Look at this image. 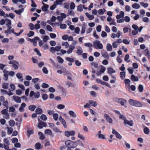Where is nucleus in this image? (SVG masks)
I'll use <instances>...</instances> for the list:
<instances>
[{"instance_id":"f03ea898","label":"nucleus","mask_w":150,"mask_h":150,"mask_svg":"<svg viewBox=\"0 0 150 150\" xmlns=\"http://www.w3.org/2000/svg\"><path fill=\"white\" fill-rule=\"evenodd\" d=\"M65 143L67 147H71L72 148H74L76 146L75 142L70 140L66 141Z\"/></svg>"},{"instance_id":"412c9836","label":"nucleus","mask_w":150,"mask_h":150,"mask_svg":"<svg viewBox=\"0 0 150 150\" xmlns=\"http://www.w3.org/2000/svg\"><path fill=\"white\" fill-rule=\"evenodd\" d=\"M38 134L40 136L39 139L41 140H43L45 138V137L41 132H38Z\"/></svg>"},{"instance_id":"2f4dec72","label":"nucleus","mask_w":150,"mask_h":150,"mask_svg":"<svg viewBox=\"0 0 150 150\" xmlns=\"http://www.w3.org/2000/svg\"><path fill=\"white\" fill-rule=\"evenodd\" d=\"M120 75L121 79H123L125 78V71L121 72L120 73Z\"/></svg>"},{"instance_id":"72a5a7b5","label":"nucleus","mask_w":150,"mask_h":150,"mask_svg":"<svg viewBox=\"0 0 150 150\" xmlns=\"http://www.w3.org/2000/svg\"><path fill=\"white\" fill-rule=\"evenodd\" d=\"M106 49L108 51H111L112 49L111 45L109 43L107 45Z\"/></svg>"},{"instance_id":"39448f33","label":"nucleus","mask_w":150,"mask_h":150,"mask_svg":"<svg viewBox=\"0 0 150 150\" xmlns=\"http://www.w3.org/2000/svg\"><path fill=\"white\" fill-rule=\"evenodd\" d=\"M65 135L67 137H69L70 136H74L75 134V132L74 131H66L64 132Z\"/></svg>"},{"instance_id":"1a4fd4ad","label":"nucleus","mask_w":150,"mask_h":150,"mask_svg":"<svg viewBox=\"0 0 150 150\" xmlns=\"http://www.w3.org/2000/svg\"><path fill=\"white\" fill-rule=\"evenodd\" d=\"M3 72L4 74V76L5 78L4 80H7L8 79V76L9 75L8 71L4 69L3 71Z\"/></svg>"},{"instance_id":"ddd939ff","label":"nucleus","mask_w":150,"mask_h":150,"mask_svg":"<svg viewBox=\"0 0 150 150\" xmlns=\"http://www.w3.org/2000/svg\"><path fill=\"white\" fill-rule=\"evenodd\" d=\"M120 31H119L116 34L114 33H112L111 35V37L112 38H114L116 37L119 38L120 36Z\"/></svg>"},{"instance_id":"5701e85b","label":"nucleus","mask_w":150,"mask_h":150,"mask_svg":"<svg viewBox=\"0 0 150 150\" xmlns=\"http://www.w3.org/2000/svg\"><path fill=\"white\" fill-rule=\"evenodd\" d=\"M45 134L51 135L52 134V131L49 129H47L45 131Z\"/></svg>"},{"instance_id":"79ce46f5","label":"nucleus","mask_w":150,"mask_h":150,"mask_svg":"<svg viewBox=\"0 0 150 150\" xmlns=\"http://www.w3.org/2000/svg\"><path fill=\"white\" fill-rule=\"evenodd\" d=\"M40 119L43 121H45L47 120V117L45 115L42 114L40 116Z\"/></svg>"},{"instance_id":"6e6d98bb","label":"nucleus","mask_w":150,"mask_h":150,"mask_svg":"<svg viewBox=\"0 0 150 150\" xmlns=\"http://www.w3.org/2000/svg\"><path fill=\"white\" fill-rule=\"evenodd\" d=\"M130 81L129 79H126L125 80V83L126 85H128V86H130Z\"/></svg>"},{"instance_id":"393cba45","label":"nucleus","mask_w":150,"mask_h":150,"mask_svg":"<svg viewBox=\"0 0 150 150\" xmlns=\"http://www.w3.org/2000/svg\"><path fill=\"white\" fill-rule=\"evenodd\" d=\"M64 1V0H56L54 2V3L57 6L59 4H62V2Z\"/></svg>"},{"instance_id":"4468645a","label":"nucleus","mask_w":150,"mask_h":150,"mask_svg":"<svg viewBox=\"0 0 150 150\" xmlns=\"http://www.w3.org/2000/svg\"><path fill=\"white\" fill-rule=\"evenodd\" d=\"M101 54L102 56L105 58L107 59H109L108 55L107 52L103 51L102 52Z\"/></svg>"},{"instance_id":"7ed1b4c3","label":"nucleus","mask_w":150,"mask_h":150,"mask_svg":"<svg viewBox=\"0 0 150 150\" xmlns=\"http://www.w3.org/2000/svg\"><path fill=\"white\" fill-rule=\"evenodd\" d=\"M94 47L97 49H102L103 48V45L99 41L96 40L93 42Z\"/></svg>"},{"instance_id":"a878e982","label":"nucleus","mask_w":150,"mask_h":150,"mask_svg":"<svg viewBox=\"0 0 150 150\" xmlns=\"http://www.w3.org/2000/svg\"><path fill=\"white\" fill-rule=\"evenodd\" d=\"M27 40L28 41H29L30 42H32L34 40H40V38L36 36L33 39H31L29 38H27Z\"/></svg>"},{"instance_id":"4c0bfd02","label":"nucleus","mask_w":150,"mask_h":150,"mask_svg":"<svg viewBox=\"0 0 150 150\" xmlns=\"http://www.w3.org/2000/svg\"><path fill=\"white\" fill-rule=\"evenodd\" d=\"M77 7V11H78L81 12L83 11V6L82 5L80 4Z\"/></svg>"},{"instance_id":"774afa93","label":"nucleus","mask_w":150,"mask_h":150,"mask_svg":"<svg viewBox=\"0 0 150 150\" xmlns=\"http://www.w3.org/2000/svg\"><path fill=\"white\" fill-rule=\"evenodd\" d=\"M144 52L145 53V55L146 56H149V52L148 49H146L144 50Z\"/></svg>"},{"instance_id":"13d9d810","label":"nucleus","mask_w":150,"mask_h":150,"mask_svg":"<svg viewBox=\"0 0 150 150\" xmlns=\"http://www.w3.org/2000/svg\"><path fill=\"white\" fill-rule=\"evenodd\" d=\"M84 45L86 47L90 48L92 46V44L90 42L86 43L84 44Z\"/></svg>"},{"instance_id":"4d7b16f0","label":"nucleus","mask_w":150,"mask_h":150,"mask_svg":"<svg viewBox=\"0 0 150 150\" xmlns=\"http://www.w3.org/2000/svg\"><path fill=\"white\" fill-rule=\"evenodd\" d=\"M8 108H6V109H3L1 111V113L3 115H5L8 112Z\"/></svg>"},{"instance_id":"c756f323","label":"nucleus","mask_w":150,"mask_h":150,"mask_svg":"<svg viewBox=\"0 0 150 150\" xmlns=\"http://www.w3.org/2000/svg\"><path fill=\"white\" fill-rule=\"evenodd\" d=\"M89 103L90 104L92 105L93 107H96L97 105V103L96 101H94L93 100H90L89 101Z\"/></svg>"},{"instance_id":"f257e3e1","label":"nucleus","mask_w":150,"mask_h":150,"mask_svg":"<svg viewBox=\"0 0 150 150\" xmlns=\"http://www.w3.org/2000/svg\"><path fill=\"white\" fill-rule=\"evenodd\" d=\"M8 64H12V67L14 69H18V65H19V63L17 61L14 60L10 61L8 62Z\"/></svg>"},{"instance_id":"603ef678","label":"nucleus","mask_w":150,"mask_h":150,"mask_svg":"<svg viewBox=\"0 0 150 150\" xmlns=\"http://www.w3.org/2000/svg\"><path fill=\"white\" fill-rule=\"evenodd\" d=\"M140 4L142 6L145 8H146L148 6V3H145L143 2H140Z\"/></svg>"},{"instance_id":"a19ab883","label":"nucleus","mask_w":150,"mask_h":150,"mask_svg":"<svg viewBox=\"0 0 150 150\" xmlns=\"http://www.w3.org/2000/svg\"><path fill=\"white\" fill-rule=\"evenodd\" d=\"M66 59L71 62H73L74 61V59L73 58L71 57H67L66 58Z\"/></svg>"},{"instance_id":"3c124183","label":"nucleus","mask_w":150,"mask_h":150,"mask_svg":"<svg viewBox=\"0 0 150 150\" xmlns=\"http://www.w3.org/2000/svg\"><path fill=\"white\" fill-rule=\"evenodd\" d=\"M34 32L32 31H30L29 33L27 34V36L28 37H31L33 36L34 34Z\"/></svg>"},{"instance_id":"864d4df0","label":"nucleus","mask_w":150,"mask_h":150,"mask_svg":"<svg viewBox=\"0 0 150 150\" xmlns=\"http://www.w3.org/2000/svg\"><path fill=\"white\" fill-rule=\"evenodd\" d=\"M83 53L82 49L81 48L80 49H78L76 51V53L79 55H81Z\"/></svg>"},{"instance_id":"9d476101","label":"nucleus","mask_w":150,"mask_h":150,"mask_svg":"<svg viewBox=\"0 0 150 150\" xmlns=\"http://www.w3.org/2000/svg\"><path fill=\"white\" fill-rule=\"evenodd\" d=\"M13 98L14 100L17 103H21V98L16 96H13Z\"/></svg>"},{"instance_id":"de8ad7c7","label":"nucleus","mask_w":150,"mask_h":150,"mask_svg":"<svg viewBox=\"0 0 150 150\" xmlns=\"http://www.w3.org/2000/svg\"><path fill=\"white\" fill-rule=\"evenodd\" d=\"M53 117L54 119L55 120H57L58 118V115L57 113H54L53 115Z\"/></svg>"},{"instance_id":"b1692460","label":"nucleus","mask_w":150,"mask_h":150,"mask_svg":"<svg viewBox=\"0 0 150 150\" xmlns=\"http://www.w3.org/2000/svg\"><path fill=\"white\" fill-rule=\"evenodd\" d=\"M136 100H134L132 99H130L129 100V103L132 106H135V103L136 102Z\"/></svg>"},{"instance_id":"8fccbe9b","label":"nucleus","mask_w":150,"mask_h":150,"mask_svg":"<svg viewBox=\"0 0 150 150\" xmlns=\"http://www.w3.org/2000/svg\"><path fill=\"white\" fill-rule=\"evenodd\" d=\"M53 130L55 132H62L60 131L59 128L56 127H55L53 128Z\"/></svg>"},{"instance_id":"423d86ee","label":"nucleus","mask_w":150,"mask_h":150,"mask_svg":"<svg viewBox=\"0 0 150 150\" xmlns=\"http://www.w3.org/2000/svg\"><path fill=\"white\" fill-rule=\"evenodd\" d=\"M112 133L113 134L115 135L117 138L119 139H121L122 138V136L118 132L116 131L115 129H112Z\"/></svg>"},{"instance_id":"c9c22d12","label":"nucleus","mask_w":150,"mask_h":150,"mask_svg":"<svg viewBox=\"0 0 150 150\" xmlns=\"http://www.w3.org/2000/svg\"><path fill=\"white\" fill-rule=\"evenodd\" d=\"M61 122L62 124L63 125V126L65 128H66L67 127V125L66 124V122L65 120L63 119H62L60 121Z\"/></svg>"},{"instance_id":"58836bf2","label":"nucleus","mask_w":150,"mask_h":150,"mask_svg":"<svg viewBox=\"0 0 150 150\" xmlns=\"http://www.w3.org/2000/svg\"><path fill=\"white\" fill-rule=\"evenodd\" d=\"M2 87L5 89H7L8 87V83H4L2 85Z\"/></svg>"},{"instance_id":"e2e57ef3","label":"nucleus","mask_w":150,"mask_h":150,"mask_svg":"<svg viewBox=\"0 0 150 150\" xmlns=\"http://www.w3.org/2000/svg\"><path fill=\"white\" fill-rule=\"evenodd\" d=\"M16 77L18 79H21L22 78V74L21 73H18L16 74Z\"/></svg>"},{"instance_id":"aec40b11","label":"nucleus","mask_w":150,"mask_h":150,"mask_svg":"<svg viewBox=\"0 0 150 150\" xmlns=\"http://www.w3.org/2000/svg\"><path fill=\"white\" fill-rule=\"evenodd\" d=\"M130 79L132 81H137L139 80V79L138 77L137 76H136L134 75H132L131 76Z\"/></svg>"},{"instance_id":"5fc2aeb1","label":"nucleus","mask_w":150,"mask_h":150,"mask_svg":"<svg viewBox=\"0 0 150 150\" xmlns=\"http://www.w3.org/2000/svg\"><path fill=\"white\" fill-rule=\"evenodd\" d=\"M34 50L35 52H36L37 54L39 56H41V54L40 52V51L38 49L36 48L34 49Z\"/></svg>"},{"instance_id":"052dcab7","label":"nucleus","mask_w":150,"mask_h":150,"mask_svg":"<svg viewBox=\"0 0 150 150\" xmlns=\"http://www.w3.org/2000/svg\"><path fill=\"white\" fill-rule=\"evenodd\" d=\"M15 121L13 120H11L9 122V125L12 127H13L15 125Z\"/></svg>"},{"instance_id":"6ab92c4d","label":"nucleus","mask_w":150,"mask_h":150,"mask_svg":"<svg viewBox=\"0 0 150 150\" xmlns=\"http://www.w3.org/2000/svg\"><path fill=\"white\" fill-rule=\"evenodd\" d=\"M68 113L72 117L75 118L76 116V114L72 111L70 110L69 111Z\"/></svg>"},{"instance_id":"338daca9","label":"nucleus","mask_w":150,"mask_h":150,"mask_svg":"<svg viewBox=\"0 0 150 150\" xmlns=\"http://www.w3.org/2000/svg\"><path fill=\"white\" fill-rule=\"evenodd\" d=\"M40 96V93L39 92H37L35 93L34 95V97L35 98H38Z\"/></svg>"},{"instance_id":"0e129e2a","label":"nucleus","mask_w":150,"mask_h":150,"mask_svg":"<svg viewBox=\"0 0 150 150\" xmlns=\"http://www.w3.org/2000/svg\"><path fill=\"white\" fill-rule=\"evenodd\" d=\"M57 108L58 109H62L65 108V106L62 104H59L57 105Z\"/></svg>"},{"instance_id":"f704fd0d","label":"nucleus","mask_w":150,"mask_h":150,"mask_svg":"<svg viewBox=\"0 0 150 150\" xmlns=\"http://www.w3.org/2000/svg\"><path fill=\"white\" fill-rule=\"evenodd\" d=\"M35 112L38 114H41L42 113V111L41 108H39L36 110Z\"/></svg>"},{"instance_id":"dca6fc26","label":"nucleus","mask_w":150,"mask_h":150,"mask_svg":"<svg viewBox=\"0 0 150 150\" xmlns=\"http://www.w3.org/2000/svg\"><path fill=\"white\" fill-rule=\"evenodd\" d=\"M107 70L108 73L110 74H111L115 72V71L111 67L108 68Z\"/></svg>"},{"instance_id":"7c9ffc66","label":"nucleus","mask_w":150,"mask_h":150,"mask_svg":"<svg viewBox=\"0 0 150 150\" xmlns=\"http://www.w3.org/2000/svg\"><path fill=\"white\" fill-rule=\"evenodd\" d=\"M36 107L34 105H30L28 107V109L30 110L33 111H34Z\"/></svg>"},{"instance_id":"f3484780","label":"nucleus","mask_w":150,"mask_h":150,"mask_svg":"<svg viewBox=\"0 0 150 150\" xmlns=\"http://www.w3.org/2000/svg\"><path fill=\"white\" fill-rule=\"evenodd\" d=\"M42 4L43 6L41 8L42 10L43 11H46L49 7V5L45 4L43 2H42Z\"/></svg>"},{"instance_id":"9b49d317","label":"nucleus","mask_w":150,"mask_h":150,"mask_svg":"<svg viewBox=\"0 0 150 150\" xmlns=\"http://www.w3.org/2000/svg\"><path fill=\"white\" fill-rule=\"evenodd\" d=\"M124 123L125 124H127L130 126H132L134 125L133 121L132 120L128 121L127 120H125Z\"/></svg>"},{"instance_id":"2eb2a0df","label":"nucleus","mask_w":150,"mask_h":150,"mask_svg":"<svg viewBox=\"0 0 150 150\" xmlns=\"http://www.w3.org/2000/svg\"><path fill=\"white\" fill-rule=\"evenodd\" d=\"M124 13L123 11H121L120 13V14L117 15L116 16V18L117 19L119 20L121 17H124Z\"/></svg>"},{"instance_id":"c03bdc74","label":"nucleus","mask_w":150,"mask_h":150,"mask_svg":"<svg viewBox=\"0 0 150 150\" xmlns=\"http://www.w3.org/2000/svg\"><path fill=\"white\" fill-rule=\"evenodd\" d=\"M3 105L6 108H8V101L6 100L4 101L3 103Z\"/></svg>"},{"instance_id":"680f3d73","label":"nucleus","mask_w":150,"mask_h":150,"mask_svg":"<svg viewBox=\"0 0 150 150\" xmlns=\"http://www.w3.org/2000/svg\"><path fill=\"white\" fill-rule=\"evenodd\" d=\"M49 86V85L45 83H43L42 85V87L43 88H46Z\"/></svg>"},{"instance_id":"0eeeda50","label":"nucleus","mask_w":150,"mask_h":150,"mask_svg":"<svg viewBox=\"0 0 150 150\" xmlns=\"http://www.w3.org/2000/svg\"><path fill=\"white\" fill-rule=\"evenodd\" d=\"M115 101L117 103H120L122 105H124V104L126 103L127 101L126 100L122 98H116Z\"/></svg>"},{"instance_id":"c85d7f7f","label":"nucleus","mask_w":150,"mask_h":150,"mask_svg":"<svg viewBox=\"0 0 150 150\" xmlns=\"http://www.w3.org/2000/svg\"><path fill=\"white\" fill-rule=\"evenodd\" d=\"M24 10V8H22L21 9L18 10H15L14 11L17 14L20 15H21V13Z\"/></svg>"},{"instance_id":"a211bd4d","label":"nucleus","mask_w":150,"mask_h":150,"mask_svg":"<svg viewBox=\"0 0 150 150\" xmlns=\"http://www.w3.org/2000/svg\"><path fill=\"white\" fill-rule=\"evenodd\" d=\"M36 149L39 150L42 148V146H41V144L39 142L37 143L35 145Z\"/></svg>"},{"instance_id":"473e14b6","label":"nucleus","mask_w":150,"mask_h":150,"mask_svg":"<svg viewBox=\"0 0 150 150\" xmlns=\"http://www.w3.org/2000/svg\"><path fill=\"white\" fill-rule=\"evenodd\" d=\"M132 6L133 8L135 9H138L140 7V5L139 4L136 3L133 4Z\"/></svg>"},{"instance_id":"a18cd8bd","label":"nucleus","mask_w":150,"mask_h":150,"mask_svg":"<svg viewBox=\"0 0 150 150\" xmlns=\"http://www.w3.org/2000/svg\"><path fill=\"white\" fill-rule=\"evenodd\" d=\"M143 86L141 84H140L138 87V89L139 91L140 92H142L143 91Z\"/></svg>"},{"instance_id":"20e7f679","label":"nucleus","mask_w":150,"mask_h":150,"mask_svg":"<svg viewBox=\"0 0 150 150\" xmlns=\"http://www.w3.org/2000/svg\"><path fill=\"white\" fill-rule=\"evenodd\" d=\"M38 120L39 121V122L38 123V128L40 129H42L43 127H46L47 126V124L45 122H44L41 120L39 121L40 118H38Z\"/></svg>"},{"instance_id":"e433bc0d","label":"nucleus","mask_w":150,"mask_h":150,"mask_svg":"<svg viewBox=\"0 0 150 150\" xmlns=\"http://www.w3.org/2000/svg\"><path fill=\"white\" fill-rule=\"evenodd\" d=\"M27 135L28 137L30 136V135L33 134L34 132L33 129H32L30 130H28L27 131Z\"/></svg>"},{"instance_id":"6e6552de","label":"nucleus","mask_w":150,"mask_h":150,"mask_svg":"<svg viewBox=\"0 0 150 150\" xmlns=\"http://www.w3.org/2000/svg\"><path fill=\"white\" fill-rule=\"evenodd\" d=\"M104 117L107 121L110 123H112V118L107 114H105Z\"/></svg>"},{"instance_id":"bf43d9fd","label":"nucleus","mask_w":150,"mask_h":150,"mask_svg":"<svg viewBox=\"0 0 150 150\" xmlns=\"http://www.w3.org/2000/svg\"><path fill=\"white\" fill-rule=\"evenodd\" d=\"M46 28L47 30L50 32H52V28L50 25H47L46 26Z\"/></svg>"},{"instance_id":"4be33fe9","label":"nucleus","mask_w":150,"mask_h":150,"mask_svg":"<svg viewBox=\"0 0 150 150\" xmlns=\"http://www.w3.org/2000/svg\"><path fill=\"white\" fill-rule=\"evenodd\" d=\"M143 105L140 101L137 100L136 101L135 106L137 107H142Z\"/></svg>"},{"instance_id":"69168bd1","label":"nucleus","mask_w":150,"mask_h":150,"mask_svg":"<svg viewBox=\"0 0 150 150\" xmlns=\"http://www.w3.org/2000/svg\"><path fill=\"white\" fill-rule=\"evenodd\" d=\"M42 71L45 74H47L48 73V71L47 70V69L45 67H43L42 69Z\"/></svg>"},{"instance_id":"49530a36","label":"nucleus","mask_w":150,"mask_h":150,"mask_svg":"<svg viewBox=\"0 0 150 150\" xmlns=\"http://www.w3.org/2000/svg\"><path fill=\"white\" fill-rule=\"evenodd\" d=\"M57 59H58V62L60 63H62L64 62L63 59L60 56L57 57Z\"/></svg>"},{"instance_id":"bb28decb","label":"nucleus","mask_w":150,"mask_h":150,"mask_svg":"<svg viewBox=\"0 0 150 150\" xmlns=\"http://www.w3.org/2000/svg\"><path fill=\"white\" fill-rule=\"evenodd\" d=\"M85 14L90 20H92L94 18V16L93 15H90L88 13H86Z\"/></svg>"},{"instance_id":"ea45409f","label":"nucleus","mask_w":150,"mask_h":150,"mask_svg":"<svg viewBox=\"0 0 150 150\" xmlns=\"http://www.w3.org/2000/svg\"><path fill=\"white\" fill-rule=\"evenodd\" d=\"M28 25L30 27V30H33L35 29V25L32 23H29Z\"/></svg>"},{"instance_id":"37998d69","label":"nucleus","mask_w":150,"mask_h":150,"mask_svg":"<svg viewBox=\"0 0 150 150\" xmlns=\"http://www.w3.org/2000/svg\"><path fill=\"white\" fill-rule=\"evenodd\" d=\"M42 97L43 100H45L47 99L48 97L47 95V94L45 93L42 95Z\"/></svg>"},{"instance_id":"cd10ccee","label":"nucleus","mask_w":150,"mask_h":150,"mask_svg":"<svg viewBox=\"0 0 150 150\" xmlns=\"http://www.w3.org/2000/svg\"><path fill=\"white\" fill-rule=\"evenodd\" d=\"M143 131L144 133L146 134H149L150 132L149 129L146 127H145Z\"/></svg>"},{"instance_id":"09e8293b","label":"nucleus","mask_w":150,"mask_h":150,"mask_svg":"<svg viewBox=\"0 0 150 150\" xmlns=\"http://www.w3.org/2000/svg\"><path fill=\"white\" fill-rule=\"evenodd\" d=\"M7 133L8 134H11L13 131V129L12 127L8 128Z\"/></svg>"},{"instance_id":"f8f14e48","label":"nucleus","mask_w":150,"mask_h":150,"mask_svg":"<svg viewBox=\"0 0 150 150\" xmlns=\"http://www.w3.org/2000/svg\"><path fill=\"white\" fill-rule=\"evenodd\" d=\"M75 49V47L74 45H71L69 46V49H68L67 51V53L69 54L71 53L73 50Z\"/></svg>"}]
</instances>
